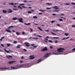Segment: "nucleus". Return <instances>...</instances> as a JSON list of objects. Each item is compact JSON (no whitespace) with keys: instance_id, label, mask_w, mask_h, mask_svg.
<instances>
[{"instance_id":"nucleus-16","label":"nucleus","mask_w":75,"mask_h":75,"mask_svg":"<svg viewBox=\"0 0 75 75\" xmlns=\"http://www.w3.org/2000/svg\"><path fill=\"white\" fill-rule=\"evenodd\" d=\"M7 12V11L5 10H3V12L4 13H6Z\"/></svg>"},{"instance_id":"nucleus-5","label":"nucleus","mask_w":75,"mask_h":75,"mask_svg":"<svg viewBox=\"0 0 75 75\" xmlns=\"http://www.w3.org/2000/svg\"><path fill=\"white\" fill-rule=\"evenodd\" d=\"M50 54L47 53L45 55V56H44V57H48Z\"/></svg>"},{"instance_id":"nucleus-33","label":"nucleus","mask_w":75,"mask_h":75,"mask_svg":"<svg viewBox=\"0 0 75 75\" xmlns=\"http://www.w3.org/2000/svg\"><path fill=\"white\" fill-rule=\"evenodd\" d=\"M53 31L54 32L58 31V30H53Z\"/></svg>"},{"instance_id":"nucleus-40","label":"nucleus","mask_w":75,"mask_h":75,"mask_svg":"<svg viewBox=\"0 0 75 75\" xmlns=\"http://www.w3.org/2000/svg\"><path fill=\"white\" fill-rule=\"evenodd\" d=\"M22 34L24 35L25 34V33L23 31L22 32Z\"/></svg>"},{"instance_id":"nucleus-53","label":"nucleus","mask_w":75,"mask_h":75,"mask_svg":"<svg viewBox=\"0 0 75 75\" xmlns=\"http://www.w3.org/2000/svg\"><path fill=\"white\" fill-rule=\"evenodd\" d=\"M1 45L3 47H5V46H4V45H3L2 44H1Z\"/></svg>"},{"instance_id":"nucleus-36","label":"nucleus","mask_w":75,"mask_h":75,"mask_svg":"<svg viewBox=\"0 0 75 75\" xmlns=\"http://www.w3.org/2000/svg\"><path fill=\"white\" fill-rule=\"evenodd\" d=\"M30 31H31V32H32L33 31V29H32V28H30Z\"/></svg>"},{"instance_id":"nucleus-42","label":"nucleus","mask_w":75,"mask_h":75,"mask_svg":"<svg viewBox=\"0 0 75 75\" xmlns=\"http://www.w3.org/2000/svg\"><path fill=\"white\" fill-rule=\"evenodd\" d=\"M55 21H51V23H54V22H55Z\"/></svg>"},{"instance_id":"nucleus-12","label":"nucleus","mask_w":75,"mask_h":75,"mask_svg":"<svg viewBox=\"0 0 75 75\" xmlns=\"http://www.w3.org/2000/svg\"><path fill=\"white\" fill-rule=\"evenodd\" d=\"M6 31H7V32H8V33H11V31L10 30H8V29L6 30Z\"/></svg>"},{"instance_id":"nucleus-30","label":"nucleus","mask_w":75,"mask_h":75,"mask_svg":"<svg viewBox=\"0 0 75 75\" xmlns=\"http://www.w3.org/2000/svg\"><path fill=\"white\" fill-rule=\"evenodd\" d=\"M64 35H65L66 36H68L69 35V34L66 33H64Z\"/></svg>"},{"instance_id":"nucleus-37","label":"nucleus","mask_w":75,"mask_h":75,"mask_svg":"<svg viewBox=\"0 0 75 75\" xmlns=\"http://www.w3.org/2000/svg\"><path fill=\"white\" fill-rule=\"evenodd\" d=\"M28 13H30V14L32 13L30 11H28Z\"/></svg>"},{"instance_id":"nucleus-9","label":"nucleus","mask_w":75,"mask_h":75,"mask_svg":"<svg viewBox=\"0 0 75 75\" xmlns=\"http://www.w3.org/2000/svg\"><path fill=\"white\" fill-rule=\"evenodd\" d=\"M16 62V61H10L8 62V63H9L10 64H12V63L15 62Z\"/></svg>"},{"instance_id":"nucleus-31","label":"nucleus","mask_w":75,"mask_h":75,"mask_svg":"<svg viewBox=\"0 0 75 75\" xmlns=\"http://www.w3.org/2000/svg\"><path fill=\"white\" fill-rule=\"evenodd\" d=\"M13 43L14 44H16V43H17V42L16 41H14V42H13Z\"/></svg>"},{"instance_id":"nucleus-29","label":"nucleus","mask_w":75,"mask_h":75,"mask_svg":"<svg viewBox=\"0 0 75 75\" xmlns=\"http://www.w3.org/2000/svg\"><path fill=\"white\" fill-rule=\"evenodd\" d=\"M46 4L47 5H51V4H51V3L50 4V3H47Z\"/></svg>"},{"instance_id":"nucleus-55","label":"nucleus","mask_w":75,"mask_h":75,"mask_svg":"<svg viewBox=\"0 0 75 75\" xmlns=\"http://www.w3.org/2000/svg\"><path fill=\"white\" fill-rule=\"evenodd\" d=\"M54 11L57 12L59 11L57 10H55Z\"/></svg>"},{"instance_id":"nucleus-4","label":"nucleus","mask_w":75,"mask_h":75,"mask_svg":"<svg viewBox=\"0 0 75 75\" xmlns=\"http://www.w3.org/2000/svg\"><path fill=\"white\" fill-rule=\"evenodd\" d=\"M59 8V7L58 6H55L54 7H52V8H54V9H55L56 10L58 9L59 8Z\"/></svg>"},{"instance_id":"nucleus-34","label":"nucleus","mask_w":75,"mask_h":75,"mask_svg":"<svg viewBox=\"0 0 75 75\" xmlns=\"http://www.w3.org/2000/svg\"><path fill=\"white\" fill-rule=\"evenodd\" d=\"M49 42L50 43H52V41L51 40H49Z\"/></svg>"},{"instance_id":"nucleus-24","label":"nucleus","mask_w":75,"mask_h":75,"mask_svg":"<svg viewBox=\"0 0 75 75\" xmlns=\"http://www.w3.org/2000/svg\"><path fill=\"white\" fill-rule=\"evenodd\" d=\"M11 45V44H10L8 43V44H7V46L8 47H9L10 45Z\"/></svg>"},{"instance_id":"nucleus-15","label":"nucleus","mask_w":75,"mask_h":75,"mask_svg":"<svg viewBox=\"0 0 75 75\" xmlns=\"http://www.w3.org/2000/svg\"><path fill=\"white\" fill-rule=\"evenodd\" d=\"M12 56L10 55H9L8 56H6V57L8 59H9L10 58L9 57L12 58Z\"/></svg>"},{"instance_id":"nucleus-62","label":"nucleus","mask_w":75,"mask_h":75,"mask_svg":"<svg viewBox=\"0 0 75 75\" xmlns=\"http://www.w3.org/2000/svg\"><path fill=\"white\" fill-rule=\"evenodd\" d=\"M3 39L2 38H1V39H0V41H2V40Z\"/></svg>"},{"instance_id":"nucleus-51","label":"nucleus","mask_w":75,"mask_h":75,"mask_svg":"<svg viewBox=\"0 0 75 75\" xmlns=\"http://www.w3.org/2000/svg\"><path fill=\"white\" fill-rule=\"evenodd\" d=\"M72 27L73 28L75 27V25H72Z\"/></svg>"},{"instance_id":"nucleus-38","label":"nucleus","mask_w":75,"mask_h":75,"mask_svg":"<svg viewBox=\"0 0 75 75\" xmlns=\"http://www.w3.org/2000/svg\"><path fill=\"white\" fill-rule=\"evenodd\" d=\"M65 4L67 5H69L70 4H68V3H65Z\"/></svg>"},{"instance_id":"nucleus-3","label":"nucleus","mask_w":75,"mask_h":75,"mask_svg":"<svg viewBox=\"0 0 75 75\" xmlns=\"http://www.w3.org/2000/svg\"><path fill=\"white\" fill-rule=\"evenodd\" d=\"M18 20H19V22H20L21 23H23V19H22V18H20L19 19H18Z\"/></svg>"},{"instance_id":"nucleus-52","label":"nucleus","mask_w":75,"mask_h":75,"mask_svg":"<svg viewBox=\"0 0 75 75\" xmlns=\"http://www.w3.org/2000/svg\"><path fill=\"white\" fill-rule=\"evenodd\" d=\"M52 15H53V16H56V14H55V13H53V14H52Z\"/></svg>"},{"instance_id":"nucleus-43","label":"nucleus","mask_w":75,"mask_h":75,"mask_svg":"<svg viewBox=\"0 0 75 75\" xmlns=\"http://www.w3.org/2000/svg\"><path fill=\"white\" fill-rule=\"evenodd\" d=\"M33 39H38V38H33Z\"/></svg>"},{"instance_id":"nucleus-28","label":"nucleus","mask_w":75,"mask_h":75,"mask_svg":"<svg viewBox=\"0 0 75 75\" xmlns=\"http://www.w3.org/2000/svg\"><path fill=\"white\" fill-rule=\"evenodd\" d=\"M24 5H25L24 4H19V6H21Z\"/></svg>"},{"instance_id":"nucleus-48","label":"nucleus","mask_w":75,"mask_h":75,"mask_svg":"<svg viewBox=\"0 0 75 75\" xmlns=\"http://www.w3.org/2000/svg\"><path fill=\"white\" fill-rule=\"evenodd\" d=\"M57 26H60V25L59 24H57Z\"/></svg>"},{"instance_id":"nucleus-61","label":"nucleus","mask_w":75,"mask_h":75,"mask_svg":"<svg viewBox=\"0 0 75 75\" xmlns=\"http://www.w3.org/2000/svg\"><path fill=\"white\" fill-rule=\"evenodd\" d=\"M60 16H64V14H61V15H60Z\"/></svg>"},{"instance_id":"nucleus-17","label":"nucleus","mask_w":75,"mask_h":75,"mask_svg":"<svg viewBox=\"0 0 75 75\" xmlns=\"http://www.w3.org/2000/svg\"><path fill=\"white\" fill-rule=\"evenodd\" d=\"M41 60H42V59H38V62L37 63H39L41 62L42 61Z\"/></svg>"},{"instance_id":"nucleus-32","label":"nucleus","mask_w":75,"mask_h":75,"mask_svg":"<svg viewBox=\"0 0 75 75\" xmlns=\"http://www.w3.org/2000/svg\"><path fill=\"white\" fill-rule=\"evenodd\" d=\"M53 39H58L59 38L58 37H53Z\"/></svg>"},{"instance_id":"nucleus-10","label":"nucleus","mask_w":75,"mask_h":75,"mask_svg":"<svg viewBox=\"0 0 75 75\" xmlns=\"http://www.w3.org/2000/svg\"><path fill=\"white\" fill-rule=\"evenodd\" d=\"M35 35V36H37V37H40V38L43 37V36H41L40 35H37L35 34H34V35Z\"/></svg>"},{"instance_id":"nucleus-44","label":"nucleus","mask_w":75,"mask_h":75,"mask_svg":"<svg viewBox=\"0 0 75 75\" xmlns=\"http://www.w3.org/2000/svg\"><path fill=\"white\" fill-rule=\"evenodd\" d=\"M46 9H51V8H47Z\"/></svg>"},{"instance_id":"nucleus-2","label":"nucleus","mask_w":75,"mask_h":75,"mask_svg":"<svg viewBox=\"0 0 75 75\" xmlns=\"http://www.w3.org/2000/svg\"><path fill=\"white\" fill-rule=\"evenodd\" d=\"M47 50L48 49H47V47H45L42 50V51H47Z\"/></svg>"},{"instance_id":"nucleus-22","label":"nucleus","mask_w":75,"mask_h":75,"mask_svg":"<svg viewBox=\"0 0 75 75\" xmlns=\"http://www.w3.org/2000/svg\"><path fill=\"white\" fill-rule=\"evenodd\" d=\"M17 18H13L12 19V20H17Z\"/></svg>"},{"instance_id":"nucleus-39","label":"nucleus","mask_w":75,"mask_h":75,"mask_svg":"<svg viewBox=\"0 0 75 75\" xmlns=\"http://www.w3.org/2000/svg\"><path fill=\"white\" fill-rule=\"evenodd\" d=\"M8 68H6V67H5V68H1V69H8Z\"/></svg>"},{"instance_id":"nucleus-50","label":"nucleus","mask_w":75,"mask_h":75,"mask_svg":"<svg viewBox=\"0 0 75 75\" xmlns=\"http://www.w3.org/2000/svg\"><path fill=\"white\" fill-rule=\"evenodd\" d=\"M72 50L73 51H75V48H74L73 49H72Z\"/></svg>"},{"instance_id":"nucleus-8","label":"nucleus","mask_w":75,"mask_h":75,"mask_svg":"<svg viewBox=\"0 0 75 75\" xmlns=\"http://www.w3.org/2000/svg\"><path fill=\"white\" fill-rule=\"evenodd\" d=\"M30 59H34L35 58L34 57H33L32 56H30Z\"/></svg>"},{"instance_id":"nucleus-46","label":"nucleus","mask_w":75,"mask_h":75,"mask_svg":"<svg viewBox=\"0 0 75 75\" xmlns=\"http://www.w3.org/2000/svg\"><path fill=\"white\" fill-rule=\"evenodd\" d=\"M23 50H24V51H25V52H27V50H26L25 49H23Z\"/></svg>"},{"instance_id":"nucleus-54","label":"nucleus","mask_w":75,"mask_h":75,"mask_svg":"<svg viewBox=\"0 0 75 75\" xmlns=\"http://www.w3.org/2000/svg\"><path fill=\"white\" fill-rule=\"evenodd\" d=\"M55 43H58V41H57V40H56L55 41Z\"/></svg>"},{"instance_id":"nucleus-27","label":"nucleus","mask_w":75,"mask_h":75,"mask_svg":"<svg viewBox=\"0 0 75 75\" xmlns=\"http://www.w3.org/2000/svg\"><path fill=\"white\" fill-rule=\"evenodd\" d=\"M20 45H18V46L17 47V48H20L21 47L20 46Z\"/></svg>"},{"instance_id":"nucleus-14","label":"nucleus","mask_w":75,"mask_h":75,"mask_svg":"<svg viewBox=\"0 0 75 75\" xmlns=\"http://www.w3.org/2000/svg\"><path fill=\"white\" fill-rule=\"evenodd\" d=\"M16 34L18 35H20V33H19V32H16Z\"/></svg>"},{"instance_id":"nucleus-21","label":"nucleus","mask_w":75,"mask_h":75,"mask_svg":"<svg viewBox=\"0 0 75 75\" xmlns=\"http://www.w3.org/2000/svg\"><path fill=\"white\" fill-rule=\"evenodd\" d=\"M24 24L25 25H29L31 24L30 23H28L27 24L26 23H24Z\"/></svg>"},{"instance_id":"nucleus-41","label":"nucleus","mask_w":75,"mask_h":75,"mask_svg":"<svg viewBox=\"0 0 75 75\" xmlns=\"http://www.w3.org/2000/svg\"><path fill=\"white\" fill-rule=\"evenodd\" d=\"M54 54H56V55H58L59 54H61L60 53H59V54H58V53H57V54L54 53Z\"/></svg>"},{"instance_id":"nucleus-60","label":"nucleus","mask_w":75,"mask_h":75,"mask_svg":"<svg viewBox=\"0 0 75 75\" xmlns=\"http://www.w3.org/2000/svg\"><path fill=\"white\" fill-rule=\"evenodd\" d=\"M23 2H27V1H23Z\"/></svg>"},{"instance_id":"nucleus-23","label":"nucleus","mask_w":75,"mask_h":75,"mask_svg":"<svg viewBox=\"0 0 75 75\" xmlns=\"http://www.w3.org/2000/svg\"><path fill=\"white\" fill-rule=\"evenodd\" d=\"M39 11H41L42 12H44V11H46L44 10H39Z\"/></svg>"},{"instance_id":"nucleus-11","label":"nucleus","mask_w":75,"mask_h":75,"mask_svg":"<svg viewBox=\"0 0 75 75\" xmlns=\"http://www.w3.org/2000/svg\"><path fill=\"white\" fill-rule=\"evenodd\" d=\"M4 51L5 52H7V53H10L9 51L7 50L6 49H5L4 50Z\"/></svg>"},{"instance_id":"nucleus-13","label":"nucleus","mask_w":75,"mask_h":75,"mask_svg":"<svg viewBox=\"0 0 75 75\" xmlns=\"http://www.w3.org/2000/svg\"><path fill=\"white\" fill-rule=\"evenodd\" d=\"M8 10H9V11H8V13H12V12H13V11H12L11 9H8Z\"/></svg>"},{"instance_id":"nucleus-26","label":"nucleus","mask_w":75,"mask_h":75,"mask_svg":"<svg viewBox=\"0 0 75 75\" xmlns=\"http://www.w3.org/2000/svg\"><path fill=\"white\" fill-rule=\"evenodd\" d=\"M8 4L13 5H14V3H9Z\"/></svg>"},{"instance_id":"nucleus-63","label":"nucleus","mask_w":75,"mask_h":75,"mask_svg":"<svg viewBox=\"0 0 75 75\" xmlns=\"http://www.w3.org/2000/svg\"><path fill=\"white\" fill-rule=\"evenodd\" d=\"M20 63H22L23 62L22 61H20Z\"/></svg>"},{"instance_id":"nucleus-47","label":"nucleus","mask_w":75,"mask_h":75,"mask_svg":"<svg viewBox=\"0 0 75 75\" xmlns=\"http://www.w3.org/2000/svg\"><path fill=\"white\" fill-rule=\"evenodd\" d=\"M33 47H34V48H37V46H33Z\"/></svg>"},{"instance_id":"nucleus-19","label":"nucleus","mask_w":75,"mask_h":75,"mask_svg":"<svg viewBox=\"0 0 75 75\" xmlns=\"http://www.w3.org/2000/svg\"><path fill=\"white\" fill-rule=\"evenodd\" d=\"M38 28L41 31H43V30H42L39 27H38Z\"/></svg>"},{"instance_id":"nucleus-6","label":"nucleus","mask_w":75,"mask_h":75,"mask_svg":"<svg viewBox=\"0 0 75 75\" xmlns=\"http://www.w3.org/2000/svg\"><path fill=\"white\" fill-rule=\"evenodd\" d=\"M25 44H26V46L27 47H29L30 46L29 43L28 42H26L25 43Z\"/></svg>"},{"instance_id":"nucleus-7","label":"nucleus","mask_w":75,"mask_h":75,"mask_svg":"<svg viewBox=\"0 0 75 75\" xmlns=\"http://www.w3.org/2000/svg\"><path fill=\"white\" fill-rule=\"evenodd\" d=\"M16 27V26H9V27L8 28V29H10L11 28H13V27Z\"/></svg>"},{"instance_id":"nucleus-1","label":"nucleus","mask_w":75,"mask_h":75,"mask_svg":"<svg viewBox=\"0 0 75 75\" xmlns=\"http://www.w3.org/2000/svg\"><path fill=\"white\" fill-rule=\"evenodd\" d=\"M65 49H64L63 48H60L59 49H57V50L58 51V52H62L63 51V50H64Z\"/></svg>"},{"instance_id":"nucleus-57","label":"nucleus","mask_w":75,"mask_h":75,"mask_svg":"<svg viewBox=\"0 0 75 75\" xmlns=\"http://www.w3.org/2000/svg\"><path fill=\"white\" fill-rule=\"evenodd\" d=\"M33 23H34V24L35 25H38V24L35 23H34V22H33Z\"/></svg>"},{"instance_id":"nucleus-25","label":"nucleus","mask_w":75,"mask_h":75,"mask_svg":"<svg viewBox=\"0 0 75 75\" xmlns=\"http://www.w3.org/2000/svg\"><path fill=\"white\" fill-rule=\"evenodd\" d=\"M33 18H38L36 16H33Z\"/></svg>"},{"instance_id":"nucleus-20","label":"nucleus","mask_w":75,"mask_h":75,"mask_svg":"<svg viewBox=\"0 0 75 75\" xmlns=\"http://www.w3.org/2000/svg\"><path fill=\"white\" fill-rule=\"evenodd\" d=\"M69 37H67V38H63L62 39V40H64L65 39H69Z\"/></svg>"},{"instance_id":"nucleus-49","label":"nucleus","mask_w":75,"mask_h":75,"mask_svg":"<svg viewBox=\"0 0 75 75\" xmlns=\"http://www.w3.org/2000/svg\"><path fill=\"white\" fill-rule=\"evenodd\" d=\"M22 7L23 8H27V7H26L25 6H22Z\"/></svg>"},{"instance_id":"nucleus-18","label":"nucleus","mask_w":75,"mask_h":75,"mask_svg":"<svg viewBox=\"0 0 75 75\" xmlns=\"http://www.w3.org/2000/svg\"><path fill=\"white\" fill-rule=\"evenodd\" d=\"M18 68V67L15 68V67H11V68L13 69H17Z\"/></svg>"},{"instance_id":"nucleus-45","label":"nucleus","mask_w":75,"mask_h":75,"mask_svg":"<svg viewBox=\"0 0 75 75\" xmlns=\"http://www.w3.org/2000/svg\"><path fill=\"white\" fill-rule=\"evenodd\" d=\"M71 4L73 5H75V3H74L72 2V3H71Z\"/></svg>"},{"instance_id":"nucleus-59","label":"nucleus","mask_w":75,"mask_h":75,"mask_svg":"<svg viewBox=\"0 0 75 75\" xmlns=\"http://www.w3.org/2000/svg\"><path fill=\"white\" fill-rule=\"evenodd\" d=\"M42 13H39V14L41 15V14H42Z\"/></svg>"},{"instance_id":"nucleus-35","label":"nucleus","mask_w":75,"mask_h":75,"mask_svg":"<svg viewBox=\"0 0 75 75\" xmlns=\"http://www.w3.org/2000/svg\"><path fill=\"white\" fill-rule=\"evenodd\" d=\"M59 20L60 21H63V20L62 19H59Z\"/></svg>"},{"instance_id":"nucleus-58","label":"nucleus","mask_w":75,"mask_h":75,"mask_svg":"<svg viewBox=\"0 0 75 75\" xmlns=\"http://www.w3.org/2000/svg\"><path fill=\"white\" fill-rule=\"evenodd\" d=\"M45 31H46V32H49V30H45Z\"/></svg>"},{"instance_id":"nucleus-56","label":"nucleus","mask_w":75,"mask_h":75,"mask_svg":"<svg viewBox=\"0 0 75 75\" xmlns=\"http://www.w3.org/2000/svg\"><path fill=\"white\" fill-rule=\"evenodd\" d=\"M5 36H4V37H2V38H1V39H4V38H5Z\"/></svg>"},{"instance_id":"nucleus-64","label":"nucleus","mask_w":75,"mask_h":75,"mask_svg":"<svg viewBox=\"0 0 75 75\" xmlns=\"http://www.w3.org/2000/svg\"><path fill=\"white\" fill-rule=\"evenodd\" d=\"M49 38V36H47V37H46V38Z\"/></svg>"}]
</instances>
